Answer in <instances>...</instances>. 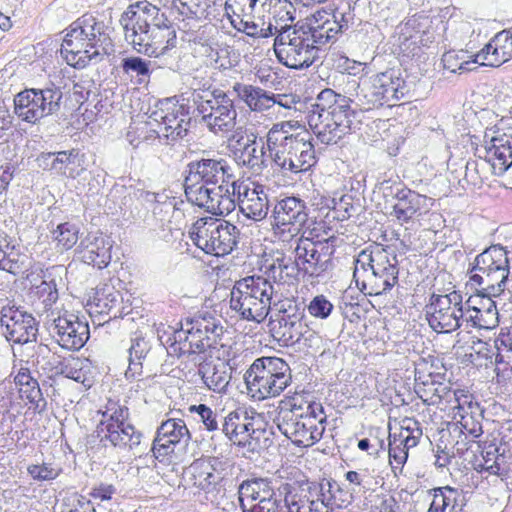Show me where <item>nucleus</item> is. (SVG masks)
<instances>
[{
  "mask_svg": "<svg viewBox=\"0 0 512 512\" xmlns=\"http://www.w3.org/2000/svg\"><path fill=\"white\" fill-rule=\"evenodd\" d=\"M229 183L230 187L224 189L223 195L217 201V204H212L211 214L225 216L235 209L236 203L234 197L236 193L238 194V197L240 196L242 184H240L236 179Z\"/></svg>",
  "mask_w": 512,
  "mask_h": 512,
  "instance_id": "obj_46",
  "label": "nucleus"
},
{
  "mask_svg": "<svg viewBox=\"0 0 512 512\" xmlns=\"http://www.w3.org/2000/svg\"><path fill=\"white\" fill-rule=\"evenodd\" d=\"M256 5L258 17L271 13L281 21L293 22L295 19V8L289 0H257Z\"/></svg>",
  "mask_w": 512,
  "mask_h": 512,
  "instance_id": "obj_45",
  "label": "nucleus"
},
{
  "mask_svg": "<svg viewBox=\"0 0 512 512\" xmlns=\"http://www.w3.org/2000/svg\"><path fill=\"white\" fill-rule=\"evenodd\" d=\"M512 58V34L503 30L497 33L469 62H462L460 68L474 70L471 65L499 67Z\"/></svg>",
  "mask_w": 512,
  "mask_h": 512,
  "instance_id": "obj_21",
  "label": "nucleus"
},
{
  "mask_svg": "<svg viewBox=\"0 0 512 512\" xmlns=\"http://www.w3.org/2000/svg\"><path fill=\"white\" fill-rule=\"evenodd\" d=\"M189 410L198 414L200 421L208 431H215L218 429V414L207 405H193Z\"/></svg>",
  "mask_w": 512,
  "mask_h": 512,
  "instance_id": "obj_63",
  "label": "nucleus"
},
{
  "mask_svg": "<svg viewBox=\"0 0 512 512\" xmlns=\"http://www.w3.org/2000/svg\"><path fill=\"white\" fill-rule=\"evenodd\" d=\"M233 91L252 111L260 112L274 106L273 93L258 86L237 82L233 85Z\"/></svg>",
  "mask_w": 512,
  "mask_h": 512,
  "instance_id": "obj_32",
  "label": "nucleus"
},
{
  "mask_svg": "<svg viewBox=\"0 0 512 512\" xmlns=\"http://www.w3.org/2000/svg\"><path fill=\"white\" fill-rule=\"evenodd\" d=\"M35 295L42 300L45 308H50L58 300V290L55 280H42L35 287Z\"/></svg>",
  "mask_w": 512,
  "mask_h": 512,
  "instance_id": "obj_58",
  "label": "nucleus"
},
{
  "mask_svg": "<svg viewBox=\"0 0 512 512\" xmlns=\"http://www.w3.org/2000/svg\"><path fill=\"white\" fill-rule=\"evenodd\" d=\"M185 326H189L190 331L188 355L201 354L215 349L224 333L220 321L210 313L187 319Z\"/></svg>",
  "mask_w": 512,
  "mask_h": 512,
  "instance_id": "obj_17",
  "label": "nucleus"
},
{
  "mask_svg": "<svg viewBox=\"0 0 512 512\" xmlns=\"http://www.w3.org/2000/svg\"><path fill=\"white\" fill-rule=\"evenodd\" d=\"M184 173L188 176L189 182H202L206 185L229 183L235 180L234 171L229 162L218 154L207 151H204L199 158L190 161Z\"/></svg>",
  "mask_w": 512,
  "mask_h": 512,
  "instance_id": "obj_14",
  "label": "nucleus"
},
{
  "mask_svg": "<svg viewBox=\"0 0 512 512\" xmlns=\"http://www.w3.org/2000/svg\"><path fill=\"white\" fill-rule=\"evenodd\" d=\"M246 148L241 149V153L234 152L238 163L247 166L254 171L260 172L267 167L265 145L257 140L254 143L246 144Z\"/></svg>",
  "mask_w": 512,
  "mask_h": 512,
  "instance_id": "obj_42",
  "label": "nucleus"
},
{
  "mask_svg": "<svg viewBox=\"0 0 512 512\" xmlns=\"http://www.w3.org/2000/svg\"><path fill=\"white\" fill-rule=\"evenodd\" d=\"M383 195L386 199L391 197L395 200L391 215L401 224L409 223L416 216L427 213L433 204L432 198L419 194L402 183L389 184L386 182L383 186Z\"/></svg>",
  "mask_w": 512,
  "mask_h": 512,
  "instance_id": "obj_13",
  "label": "nucleus"
},
{
  "mask_svg": "<svg viewBox=\"0 0 512 512\" xmlns=\"http://www.w3.org/2000/svg\"><path fill=\"white\" fill-rule=\"evenodd\" d=\"M477 349L473 347L474 352L470 354H466L467 360L474 366L477 367H490L493 366V357L495 355V350L498 351L499 348L495 346H491L487 342H483L478 340Z\"/></svg>",
  "mask_w": 512,
  "mask_h": 512,
  "instance_id": "obj_50",
  "label": "nucleus"
},
{
  "mask_svg": "<svg viewBox=\"0 0 512 512\" xmlns=\"http://www.w3.org/2000/svg\"><path fill=\"white\" fill-rule=\"evenodd\" d=\"M27 473L35 481H51L60 475L61 469H55L49 463L33 464L27 467Z\"/></svg>",
  "mask_w": 512,
  "mask_h": 512,
  "instance_id": "obj_62",
  "label": "nucleus"
},
{
  "mask_svg": "<svg viewBox=\"0 0 512 512\" xmlns=\"http://www.w3.org/2000/svg\"><path fill=\"white\" fill-rule=\"evenodd\" d=\"M433 495L428 512H462L465 497L462 491L445 486L430 491Z\"/></svg>",
  "mask_w": 512,
  "mask_h": 512,
  "instance_id": "obj_33",
  "label": "nucleus"
},
{
  "mask_svg": "<svg viewBox=\"0 0 512 512\" xmlns=\"http://www.w3.org/2000/svg\"><path fill=\"white\" fill-rule=\"evenodd\" d=\"M178 450L174 445L164 442L161 437L155 436L150 451L152 458L164 464L171 462L172 454Z\"/></svg>",
  "mask_w": 512,
  "mask_h": 512,
  "instance_id": "obj_59",
  "label": "nucleus"
},
{
  "mask_svg": "<svg viewBox=\"0 0 512 512\" xmlns=\"http://www.w3.org/2000/svg\"><path fill=\"white\" fill-rule=\"evenodd\" d=\"M283 491L285 493V507L287 512H318L317 501L310 500L308 497L298 496L292 494L291 485H283Z\"/></svg>",
  "mask_w": 512,
  "mask_h": 512,
  "instance_id": "obj_47",
  "label": "nucleus"
},
{
  "mask_svg": "<svg viewBox=\"0 0 512 512\" xmlns=\"http://www.w3.org/2000/svg\"><path fill=\"white\" fill-rule=\"evenodd\" d=\"M340 98H347L345 95H341L336 93L332 89H324L322 90L317 98L316 103L312 105V109L310 110L308 115H319L325 114L330 111L335 105L338 104V100Z\"/></svg>",
  "mask_w": 512,
  "mask_h": 512,
  "instance_id": "obj_52",
  "label": "nucleus"
},
{
  "mask_svg": "<svg viewBox=\"0 0 512 512\" xmlns=\"http://www.w3.org/2000/svg\"><path fill=\"white\" fill-rule=\"evenodd\" d=\"M237 290H243L249 294L254 301L265 302L267 310L270 311L274 295V287L271 282L263 276H249L235 283Z\"/></svg>",
  "mask_w": 512,
  "mask_h": 512,
  "instance_id": "obj_35",
  "label": "nucleus"
},
{
  "mask_svg": "<svg viewBox=\"0 0 512 512\" xmlns=\"http://www.w3.org/2000/svg\"><path fill=\"white\" fill-rule=\"evenodd\" d=\"M293 125L290 122H280L272 126L267 134L266 146L270 157L277 150L283 151L288 145L293 144L295 134L291 133Z\"/></svg>",
  "mask_w": 512,
  "mask_h": 512,
  "instance_id": "obj_41",
  "label": "nucleus"
},
{
  "mask_svg": "<svg viewBox=\"0 0 512 512\" xmlns=\"http://www.w3.org/2000/svg\"><path fill=\"white\" fill-rule=\"evenodd\" d=\"M353 263V280L365 294L383 295L398 283L397 255L381 245L361 250Z\"/></svg>",
  "mask_w": 512,
  "mask_h": 512,
  "instance_id": "obj_3",
  "label": "nucleus"
},
{
  "mask_svg": "<svg viewBox=\"0 0 512 512\" xmlns=\"http://www.w3.org/2000/svg\"><path fill=\"white\" fill-rule=\"evenodd\" d=\"M14 113L22 121L35 124L43 119L36 88H26L14 97Z\"/></svg>",
  "mask_w": 512,
  "mask_h": 512,
  "instance_id": "obj_31",
  "label": "nucleus"
},
{
  "mask_svg": "<svg viewBox=\"0 0 512 512\" xmlns=\"http://www.w3.org/2000/svg\"><path fill=\"white\" fill-rule=\"evenodd\" d=\"M500 244L491 245L477 255L468 269L471 286H477V295L482 298L481 307L487 318L486 323H499L496 302L493 300L504 293L512 258Z\"/></svg>",
  "mask_w": 512,
  "mask_h": 512,
  "instance_id": "obj_1",
  "label": "nucleus"
},
{
  "mask_svg": "<svg viewBox=\"0 0 512 512\" xmlns=\"http://www.w3.org/2000/svg\"><path fill=\"white\" fill-rule=\"evenodd\" d=\"M108 27L91 15H84L73 24L61 44V54L71 66L84 68L91 62L97 63L102 55L113 51Z\"/></svg>",
  "mask_w": 512,
  "mask_h": 512,
  "instance_id": "obj_2",
  "label": "nucleus"
},
{
  "mask_svg": "<svg viewBox=\"0 0 512 512\" xmlns=\"http://www.w3.org/2000/svg\"><path fill=\"white\" fill-rule=\"evenodd\" d=\"M0 323L5 327L4 335L10 342L26 344L37 339L38 324L32 314L15 307H4Z\"/></svg>",
  "mask_w": 512,
  "mask_h": 512,
  "instance_id": "obj_20",
  "label": "nucleus"
},
{
  "mask_svg": "<svg viewBox=\"0 0 512 512\" xmlns=\"http://www.w3.org/2000/svg\"><path fill=\"white\" fill-rule=\"evenodd\" d=\"M120 67L125 75L137 78V84H147L153 72L152 62L139 56H128L121 60Z\"/></svg>",
  "mask_w": 512,
  "mask_h": 512,
  "instance_id": "obj_44",
  "label": "nucleus"
},
{
  "mask_svg": "<svg viewBox=\"0 0 512 512\" xmlns=\"http://www.w3.org/2000/svg\"><path fill=\"white\" fill-rule=\"evenodd\" d=\"M247 389L255 399L278 396L291 382L288 364L278 357L256 359L244 375Z\"/></svg>",
  "mask_w": 512,
  "mask_h": 512,
  "instance_id": "obj_6",
  "label": "nucleus"
},
{
  "mask_svg": "<svg viewBox=\"0 0 512 512\" xmlns=\"http://www.w3.org/2000/svg\"><path fill=\"white\" fill-rule=\"evenodd\" d=\"M217 462L215 458L209 460L197 459L185 471L191 484L203 490L206 499L216 507L221 505L226 496L223 474L215 468Z\"/></svg>",
  "mask_w": 512,
  "mask_h": 512,
  "instance_id": "obj_15",
  "label": "nucleus"
},
{
  "mask_svg": "<svg viewBox=\"0 0 512 512\" xmlns=\"http://www.w3.org/2000/svg\"><path fill=\"white\" fill-rule=\"evenodd\" d=\"M333 309V304L324 295L315 296L307 306L309 314L319 319L328 318Z\"/></svg>",
  "mask_w": 512,
  "mask_h": 512,
  "instance_id": "obj_61",
  "label": "nucleus"
},
{
  "mask_svg": "<svg viewBox=\"0 0 512 512\" xmlns=\"http://www.w3.org/2000/svg\"><path fill=\"white\" fill-rule=\"evenodd\" d=\"M327 16L322 23L316 20L314 25L310 24L311 37L317 40L316 44L320 49L330 41H334L346 26V24L338 22V13H334L331 17L329 14Z\"/></svg>",
  "mask_w": 512,
  "mask_h": 512,
  "instance_id": "obj_40",
  "label": "nucleus"
},
{
  "mask_svg": "<svg viewBox=\"0 0 512 512\" xmlns=\"http://www.w3.org/2000/svg\"><path fill=\"white\" fill-rule=\"evenodd\" d=\"M309 132L295 134L293 144L283 151L273 153L272 161L283 173H301L310 170L316 163V153Z\"/></svg>",
  "mask_w": 512,
  "mask_h": 512,
  "instance_id": "obj_12",
  "label": "nucleus"
},
{
  "mask_svg": "<svg viewBox=\"0 0 512 512\" xmlns=\"http://www.w3.org/2000/svg\"><path fill=\"white\" fill-rule=\"evenodd\" d=\"M95 437L104 447H107V443H109L119 450L134 451L141 445L143 433L131 423L98 424Z\"/></svg>",
  "mask_w": 512,
  "mask_h": 512,
  "instance_id": "obj_23",
  "label": "nucleus"
},
{
  "mask_svg": "<svg viewBox=\"0 0 512 512\" xmlns=\"http://www.w3.org/2000/svg\"><path fill=\"white\" fill-rule=\"evenodd\" d=\"M79 229L69 222L61 223L53 231V238L64 250L72 248L78 241Z\"/></svg>",
  "mask_w": 512,
  "mask_h": 512,
  "instance_id": "obj_53",
  "label": "nucleus"
},
{
  "mask_svg": "<svg viewBox=\"0 0 512 512\" xmlns=\"http://www.w3.org/2000/svg\"><path fill=\"white\" fill-rule=\"evenodd\" d=\"M121 295L119 292H111L107 294H100L97 293V296L95 297V305L98 308L99 313H106L111 314L113 310L121 304Z\"/></svg>",
  "mask_w": 512,
  "mask_h": 512,
  "instance_id": "obj_64",
  "label": "nucleus"
},
{
  "mask_svg": "<svg viewBox=\"0 0 512 512\" xmlns=\"http://www.w3.org/2000/svg\"><path fill=\"white\" fill-rule=\"evenodd\" d=\"M426 319L436 333H451L462 326L465 307L461 292L433 293L425 307Z\"/></svg>",
  "mask_w": 512,
  "mask_h": 512,
  "instance_id": "obj_9",
  "label": "nucleus"
},
{
  "mask_svg": "<svg viewBox=\"0 0 512 512\" xmlns=\"http://www.w3.org/2000/svg\"><path fill=\"white\" fill-rule=\"evenodd\" d=\"M280 432L298 447H310L322 438L324 427L304 414V407L295 399L280 401L273 419Z\"/></svg>",
  "mask_w": 512,
  "mask_h": 512,
  "instance_id": "obj_7",
  "label": "nucleus"
},
{
  "mask_svg": "<svg viewBox=\"0 0 512 512\" xmlns=\"http://www.w3.org/2000/svg\"><path fill=\"white\" fill-rule=\"evenodd\" d=\"M111 240L102 233L99 235L89 234L82 239L77 250L80 259L94 267L103 269L108 266L111 261Z\"/></svg>",
  "mask_w": 512,
  "mask_h": 512,
  "instance_id": "obj_25",
  "label": "nucleus"
},
{
  "mask_svg": "<svg viewBox=\"0 0 512 512\" xmlns=\"http://www.w3.org/2000/svg\"><path fill=\"white\" fill-rule=\"evenodd\" d=\"M222 432L233 443L245 444L256 431L254 417L245 410H235L222 417Z\"/></svg>",
  "mask_w": 512,
  "mask_h": 512,
  "instance_id": "obj_27",
  "label": "nucleus"
},
{
  "mask_svg": "<svg viewBox=\"0 0 512 512\" xmlns=\"http://www.w3.org/2000/svg\"><path fill=\"white\" fill-rule=\"evenodd\" d=\"M51 333L60 347L70 351L80 350L90 337L88 323L67 313L54 319Z\"/></svg>",
  "mask_w": 512,
  "mask_h": 512,
  "instance_id": "obj_19",
  "label": "nucleus"
},
{
  "mask_svg": "<svg viewBox=\"0 0 512 512\" xmlns=\"http://www.w3.org/2000/svg\"><path fill=\"white\" fill-rule=\"evenodd\" d=\"M336 238L313 241L309 238L298 239L294 249L302 272L313 278L324 276L334 269L333 256L336 251Z\"/></svg>",
  "mask_w": 512,
  "mask_h": 512,
  "instance_id": "obj_11",
  "label": "nucleus"
},
{
  "mask_svg": "<svg viewBox=\"0 0 512 512\" xmlns=\"http://www.w3.org/2000/svg\"><path fill=\"white\" fill-rule=\"evenodd\" d=\"M269 328L273 338L284 346L303 344L311 347L312 343L319 339L314 331L308 329L302 320H296L295 317L293 319H273L271 317Z\"/></svg>",
  "mask_w": 512,
  "mask_h": 512,
  "instance_id": "obj_24",
  "label": "nucleus"
},
{
  "mask_svg": "<svg viewBox=\"0 0 512 512\" xmlns=\"http://www.w3.org/2000/svg\"><path fill=\"white\" fill-rule=\"evenodd\" d=\"M36 91L39 97L41 115L44 118L57 115L62 105V89L55 84H50L44 88H36Z\"/></svg>",
  "mask_w": 512,
  "mask_h": 512,
  "instance_id": "obj_43",
  "label": "nucleus"
},
{
  "mask_svg": "<svg viewBox=\"0 0 512 512\" xmlns=\"http://www.w3.org/2000/svg\"><path fill=\"white\" fill-rule=\"evenodd\" d=\"M150 349L151 345L149 341L141 335L135 334V336L131 338V345L128 349L129 365L125 371V377L127 380H135L142 375L143 360L146 358Z\"/></svg>",
  "mask_w": 512,
  "mask_h": 512,
  "instance_id": "obj_37",
  "label": "nucleus"
},
{
  "mask_svg": "<svg viewBox=\"0 0 512 512\" xmlns=\"http://www.w3.org/2000/svg\"><path fill=\"white\" fill-rule=\"evenodd\" d=\"M240 196L238 197L240 212L250 220L255 222L262 221L268 215L270 201L268 194L263 186L249 188L242 186Z\"/></svg>",
  "mask_w": 512,
  "mask_h": 512,
  "instance_id": "obj_26",
  "label": "nucleus"
},
{
  "mask_svg": "<svg viewBox=\"0 0 512 512\" xmlns=\"http://www.w3.org/2000/svg\"><path fill=\"white\" fill-rule=\"evenodd\" d=\"M190 331L189 326H182L181 329L173 332V342L170 344L169 355L181 357L188 355V348L190 344Z\"/></svg>",
  "mask_w": 512,
  "mask_h": 512,
  "instance_id": "obj_57",
  "label": "nucleus"
},
{
  "mask_svg": "<svg viewBox=\"0 0 512 512\" xmlns=\"http://www.w3.org/2000/svg\"><path fill=\"white\" fill-rule=\"evenodd\" d=\"M208 186L209 185H206L205 183L202 182H189L188 176L185 175L184 188L187 199L193 204L201 208H205L206 210L207 207H209V193H211L210 188Z\"/></svg>",
  "mask_w": 512,
  "mask_h": 512,
  "instance_id": "obj_49",
  "label": "nucleus"
},
{
  "mask_svg": "<svg viewBox=\"0 0 512 512\" xmlns=\"http://www.w3.org/2000/svg\"><path fill=\"white\" fill-rule=\"evenodd\" d=\"M230 308L236 311L242 319L248 321L261 322L269 313L265 302L254 301V299L249 294H245L243 290H237L236 286L233 287L230 293Z\"/></svg>",
  "mask_w": 512,
  "mask_h": 512,
  "instance_id": "obj_30",
  "label": "nucleus"
},
{
  "mask_svg": "<svg viewBox=\"0 0 512 512\" xmlns=\"http://www.w3.org/2000/svg\"><path fill=\"white\" fill-rule=\"evenodd\" d=\"M209 101L210 104L202 109V122L215 134L232 131L236 125L237 111L229 93L213 88Z\"/></svg>",
  "mask_w": 512,
  "mask_h": 512,
  "instance_id": "obj_16",
  "label": "nucleus"
},
{
  "mask_svg": "<svg viewBox=\"0 0 512 512\" xmlns=\"http://www.w3.org/2000/svg\"><path fill=\"white\" fill-rule=\"evenodd\" d=\"M309 208L306 202L295 196L279 200L273 209V218L277 228L282 231L298 233L307 223Z\"/></svg>",
  "mask_w": 512,
  "mask_h": 512,
  "instance_id": "obj_22",
  "label": "nucleus"
},
{
  "mask_svg": "<svg viewBox=\"0 0 512 512\" xmlns=\"http://www.w3.org/2000/svg\"><path fill=\"white\" fill-rule=\"evenodd\" d=\"M409 424L407 426L402 425L401 431L397 436L398 442L405 448L406 452L410 448L415 447L418 444L419 437L422 435L421 429L418 427L417 421H412L411 419L405 420Z\"/></svg>",
  "mask_w": 512,
  "mask_h": 512,
  "instance_id": "obj_56",
  "label": "nucleus"
},
{
  "mask_svg": "<svg viewBox=\"0 0 512 512\" xmlns=\"http://www.w3.org/2000/svg\"><path fill=\"white\" fill-rule=\"evenodd\" d=\"M373 81L377 85L381 96L388 102V106H390L391 101L403 98L407 91L404 79L394 69L377 74Z\"/></svg>",
  "mask_w": 512,
  "mask_h": 512,
  "instance_id": "obj_34",
  "label": "nucleus"
},
{
  "mask_svg": "<svg viewBox=\"0 0 512 512\" xmlns=\"http://www.w3.org/2000/svg\"><path fill=\"white\" fill-rule=\"evenodd\" d=\"M485 159L495 171L502 175L512 166V136L506 134L493 137L491 144L485 147Z\"/></svg>",
  "mask_w": 512,
  "mask_h": 512,
  "instance_id": "obj_29",
  "label": "nucleus"
},
{
  "mask_svg": "<svg viewBox=\"0 0 512 512\" xmlns=\"http://www.w3.org/2000/svg\"><path fill=\"white\" fill-rule=\"evenodd\" d=\"M332 202L333 218L338 221L349 219L358 210V206L354 204L353 196L349 194H344L338 199L333 198Z\"/></svg>",
  "mask_w": 512,
  "mask_h": 512,
  "instance_id": "obj_54",
  "label": "nucleus"
},
{
  "mask_svg": "<svg viewBox=\"0 0 512 512\" xmlns=\"http://www.w3.org/2000/svg\"><path fill=\"white\" fill-rule=\"evenodd\" d=\"M307 490L310 494L316 493L317 499L315 501L320 502L325 507H328L330 501L333 498V492L335 489H339V485L336 481H330L323 479L320 483L309 482L305 483Z\"/></svg>",
  "mask_w": 512,
  "mask_h": 512,
  "instance_id": "obj_51",
  "label": "nucleus"
},
{
  "mask_svg": "<svg viewBox=\"0 0 512 512\" xmlns=\"http://www.w3.org/2000/svg\"><path fill=\"white\" fill-rule=\"evenodd\" d=\"M239 229L223 220L211 219L197 222L190 238L193 243L206 254L224 256L233 251L239 240Z\"/></svg>",
  "mask_w": 512,
  "mask_h": 512,
  "instance_id": "obj_8",
  "label": "nucleus"
},
{
  "mask_svg": "<svg viewBox=\"0 0 512 512\" xmlns=\"http://www.w3.org/2000/svg\"><path fill=\"white\" fill-rule=\"evenodd\" d=\"M160 107L149 116L150 122H155L158 130H154L160 143L169 145L183 139L191 127L189 106L177 104L173 98H167L159 102Z\"/></svg>",
  "mask_w": 512,
  "mask_h": 512,
  "instance_id": "obj_10",
  "label": "nucleus"
},
{
  "mask_svg": "<svg viewBox=\"0 0 512 512\" xmlns=\"http://www.w3.org/2000/svg\"><path fill=\"white\" fill-rule=\"evenodd\" d=\"M483 464L482 469L493 475H502L505 470L501 467L500 459L504 456L499 454V448L490 444L482 452Z\"/></svg>",
  "mask_w": 512,
  "mask_h": 512,
  "instance_id": "obj_55",
  "label": "nucleus"
},
{
  "mask_svg": "<svg viewBox=\"0 0 512 512\" xmlns=\"http://www.w3.org/2000/svg\"><path fill=\"white\" fill-rule=\"evenodd\" d=\"M239 502L242 506V501L250 498L253 501H265L275 498L274 487L272 481L268 478H252L243 481L239 488Z\"/></svg>",
  "mask_w": 512,
  "mask_h": 512,
  "instance_id": "obj_36",
  "label": "nucleus"
},
{
  "mask_svg": "<svg viewBox=\"0 0 512 512\" xmlns=\"http://www.w3.org/2000/svg\"><path fill=\"white\" fill-rule=\"evenodd\" d=\"M274 52L278 61L291 69H304L310 67L320 59L322 49L318 48L317 40L311 37L310 24L297 22L294 25L285 24L274 28ZM272 35V25L268 27Z\"/></svg>",
  "mask_w": 512,
  "mask_h": 512,
  "instance_id": "obj_4",
  "label": "nucleus"
},
{
  "mask_svg": "<svg viewBox=\"0 0 512 512\" xmlns=\"http://www.w3.org/2000/svg\"><path fill=\"white\" fill-rule=\"evenodd\" d=\"M350 98H340L338 104L325 114L308 115L314 134L326 145L336 144L346 134L360 130L363 111L352 106Z\"/></svg>",
  "mask_w": 512,
  "mask_h": 512,
  "instance_id": "obj_5",
  "label": "nucleus"
},
{
  "mask_svg": "<svg viewBox=\"0 0 512 512\" xmlns=\"http://www.w3.org/2000/svg\"><path fill=\"white\" fill-rule=\"evenodd\" d=\"M120 24L125 32V39L133 48L142 54L151 56L155 53L157 35L150 28V22L144 19V13L134 12V6L131 5L123 12L120 18Z\"/></svg>",
  "mask_w": 512,
  "mask_h": 512,
  "instance_id": "obj_18",
  "label": "nucleus"
},
{
  "mask_svg": "<svg viewBox=\"0 0 512 512\" xmlns=\"http://www.w3.org/2000/svg\"><path fill=\"white\" fill-rule=\"evenodd\" d=\"M305 307L294 300L286 299L280 302V308L274 319H293L303 320Z\"/></svg>",
  "mask_w": 512,
  "mask_h": 512,
  "instance_id": "obj_60",
  "label": "nucleus"
},
{
  "mask_svg": "<svg viewBox=\"0 0 512 512\" xmlns=\"http://www.w3.org/2000/svg\"><path fill=\"white\" fill-rule=\"evenodd\" d=\"M267 271L274 281L286 283L296 280L302 269L296 257L293 259L290 256L279 253L272 259V263L267 267Z\"/></svg>",
  "mask_w": 512,
  "mask_h": 512,
  "instance_id": "obj_39",
  "label": "nucleus"
},
{
  "mask_svg": "<svg viewBox=\"0 0 512 512\" xmlns=\"http://www.w3.org/2000/svg\"><path fill=\"white\" fill-rule=\"evenodd\" d=\"M198 374L209 390L225 393L232 378V367L228 362L203 361L199 364Z\"/></svg>",
  "mask_w": 512,
  "mask_h": 512,
  "instance_id": "obj_28",
  "label": "nucleus"
},
{
  "mask_svg": "<svg viewBox=\"0 0 512 512\" xmlns=\"http://www.w3.org/2000/svg\"><path fill=\"white\" fill-rule=\"evenodd\" d=\"M256 3L257 0H226L225 11L228 17L238 20L254 19L258 17Z\"/></svg>",
  "mask_w": 512,
  "mask_h": 512,
  "instance_id": "obj_48",
  "label": "nucleus"
},
{
  "mask_svg": "<svg viewBox=\"0 0 512 512\" xmlns=\"http://www.w3.org/2000/svg\"><path fill=\"white\" fill-rule=\"evenodd\" d=\"M156 436L161 437L164 442L174 445L178 450L184 448L191 438L185 422L181 419H168L162 422L157 429Z\"/></svg>",
  "mask_w": 512,
  "mask_h": 512,
  "instance_id": "obj_38",
  "label": "nucleus"
}]
</instances>
